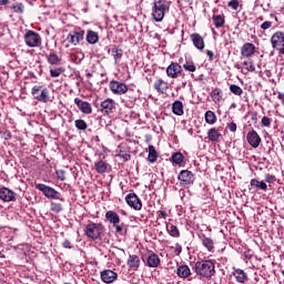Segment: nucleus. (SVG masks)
Returning <instances> with one entry per match:
<instances>
[{
	"instance_id": "1",
	"label": "nucleus",
	"mask_w": 284,
	"mask_h": 284,
	"mask_svg": "<svg viewBox=\"0 0 284 284\" xmlns=\"http://www.w3.org/2000/svg\"><path fill=\"white\" fill-rule=\"evenodd\" d=\"M194 272L201 278H212L216 274V266L212 260H201L195 262Z\"/></svg>"
},
{
	"instance_id": "2",
	"label": "nucleus",
	"mask_w": 284,
	"mask_h": 284,
	"mask_svg": "<svg viewBox=\"0 0 284 284\" xmlns=\"http://www.w3.org/2000/svg\"><path fill=\"white\" fill-rule=\"evenodd\" d=\"M170 10V2L166 0H155L152 7V17L156 23L165 19V13Z\"/></svg>"
},
{
	"instance_id": "3",
	"label": "nucleus",
	"mask_w": 284,
	"mask_h": 284,
	"mask_svg": "<svg viewBox=\"0 0 284 284\" xmlns=\"http://www.w3.org/2000/svg\"><path fill=\"white\" fill-rule=\"evenodd\" d=\"M31 94L33 99L40 103H49L50 101V90H48L45 85H33Z\"/></svg>"
},
{
	"instance_id": "4",
	"label": "nucleus",
	"mask_w": 284,
	"mask_h": 284,
	"mask_svg": "<svg viewBox=\"0 0 284 284\" xmlns=\"http://www.w3.org/2000/svg\"><path fill=\"white\" fill-rule=\"evenodd\" d=\"M101 232H103V224L101 223H89L84 229V234L91 241H97L101 236Z\"/></svg>"
},
{
	"instance_id": "5",
	"label": "nucleus",
	"mask_w": 284,
	"mask_h": 284,
	"mask_svg": "<svg viewBox=\"0 0 284 284\" xmlns=\"http://www.w3.org/2000/svg\"><path fill=\"white\" fill-rule=\"evenodd\" d=\"M84 39H85V31L81 28L70 31V33L67 37V41H69L71 45H81Z\"/></svg>"
},
{
	"instance_id": "6",
	"label": "nucleus",
	"mask_w": 284,
	"mask_h": 284,
	"mask_svg": "<svg viewBox=\"0 0 284 284\" xmlns=\"http://www.w3.org/2000/svg\"><path fill=\"white\" fill-rule=\"evenodd\" d=\"M24 43L28 48H39L41 45V36L32 30H28L24 34Z\"/></svg>"
},
{
	"instance_id": "7",
	"label": "nucleus",
	"mask_w": 284,
	"mask_h": 284,
	"mask_svg": "<svg viewBox=\"0 0 284 284\" xmlns=\"http://www.w3.org/2000/svg\"><path fill=\"white\" fill-rule=\"evenodd\" d=\"M166 77H169V79H179V77L185 79L183 67H181V64L178 62H171V64L166 68Z\"/></svg>"
},
{
	"instance_id": "8",
	"label": "nucleus",
	"mask_w": 284,
	"mask_h": 284,
	"mask_svg": "<svg viewBox=\"0 0 284 284\" xmlns=\"http://www.w3.org/2000/svg\"><path fill=\"white\" fill-rule=\"evenodd\" d=\"M105 219L109 221V223L113 224V227L115 229V232L118 234H121L123 232V225H120L121 217L119 214L114 211H108L105 213Z\"/></svg>"
},
{
	"instance_id": "9",
	"label": "nucleus",
	"mask_w": 284,
	"mask_h": 284,
	"mask_svg": "<svg viewBox=\"0 0 284 284\" xmlns=\"http://www.w3.org/2000/svg\"><path fill=\"white\" fill-rule=\"evenodd\" d=\"M195 180L196 178L194 176V173L190 170H182L178 175V181L184 186L194 185Z\"/></svg>"
},
{
	"instance_id": "10",
	"label": "nucleus",
	"mask_w": 284,
	"mask_h": 284,
	"mask_svg": "<svg viewBox=\"0 0 284 284\" xmlns=\"http://www.w3.org/2000/svg\"><path fill=\"white\" fill-rule=\"evenodd\" d=\"M125 202L129 207H132V210H135V212H140V210L143 207V202H141V199H139V195L135 193L126 194Z\"/></svg>"
},
{
	"instance_id": "11",
	"label": "nucleus",
	"mask_w": 284,
	"mask_h": 284,
	"mask_svg": "<svg viewBox=\"0 0 284 284\" xmlns=\"http://www.w3.org/2000/svg\"><path fill=\"white\" fill-rule=\"evenodd\" d=\"M36 189L42 192L47 199H59V193L52 186H48L43 183L36 184Z\"/></svg>"
},
{
	"instance_id": "12",
	"label": "nucleus",
	"mask_w": 284,
	"mask_h": 284,
	"mask_svg": "<svg viewBox=\"0 0 284 284\" xmlns=\"http://www.w3.org/2000/svg\"><path fill=\"white\" fill-rule=\"evenodd\" d=\"M109 88L113 94H118V97H122V94H125L128 92V87L123 82H119L116 80H112L109 83Z\"/></svg>"
},
{
	"instance_id": "13",
	"label": "nucleus",
	"mask_w": 284,
	"mask_h": 284,
	"mask_svg": "<svg viewBox=\"0 0 284 284\" xmlns=\"http://www.w3.org/2000/svg\"><path fill=\"white\" fill-rule=\"evenodd\" d=\"M114 110H116V102L110 98L105 99L100 104V112H102V114H112Z\"/></svg>"
},
{
	"instance_id": "14",
	"label": "nucleus",
	"mask_w": 284,
	"mask_h": 284,
	"mask_svg": "<svg viewBox=\"0 0 284 284\" xmlns=\"http://www.w3.org/2000/svg\"><path fill=\"white\" fill-rule=\"evenodd\" d=\"M16 196L17 194L14 191L10 190L9 187H0V201H3V203H11L12 201H17Z\"/></svg>"
},
{
	"instance_id": "15",
	"label": "nucleus",
	"mask_w": 284,
	"mask_h": 284,
	"mask_svg": "<svg viewBox=\"0 0 284 284\" xmlns=\"http://www.w3.org/2000/svg\"><path fill=\"white\" fill-rule=\"evenodd\" d=\"M271 45L274 50H280L284 45V33L283 31H276L271 37Z\"/></svg>"
},
{
	"instance_id": "16",
	"label": "nucleus",
	"mask_w": 284,
	"mask_h": 284,
	"mask_svg": "<svg viewBox=\"0 0 284 284\" xmlns=\"http://www.w3.org/2000/svg\"><path fill=\"white\" fill-rule=\"evenodd\" d=\"M74 103L82 114H92V104L90 102L75 98Z\"/></svg>"
},
{
	"instance_id": "17",
	"label": "nucleus",
	"mask_w": 284,
	"mask_h": 284,
	"mask_svg": "<svg viewBox=\"0 0 284 284\" xmlns=\"http://www.w3.org/2000/svg\"><path fill=\"white\" fill-rule=\"evenodd\" d=\"M256 53V45L252 42H246L241 48V55L250 59Z\"/></svg>"
},
{
	"instance_id": "18",
	"label": "nucleus",
	"mask_w": 284,
	"mask_h": 284,
	"mask_svg": "<svg viewBox=\"0 0 284 284\" xmlns=\"http://www.w3.org/2000/svg\"><path fill=\"white\" fill-rule=\"evenodd\" d=\"M246 141L247 143L251 145V148H258V145H261V135H258V133L254 130L248 131V133L246 134Z\"/></svg>"
},
{
	"instance_id": "19",
	"label": "nucleus",
	"mask_w": 284,
	"mask_h": 284,
	"mask_svg": "<svg viewBox=\"0 0 284 284\" xmlns=\"http://www.w3.org/2000/svg\"><path fill=\"white\" fill-rule=\"evenodd\" d=\"M232 276H234L236 283L245 284L250 278L247 277V273L242 268L233 267Z\"/></svg>"
},
{
	"instance_id": "20",
	"label": "nucleus",
	"mask_w": 284,
	"mask_h": 284,
	"mask_svg": "<svg viewBox=\"0 0 284 284\" xmlns=\"http://www.w3.org/2000/svg\"><path fill=\"white\" fill-rule=\"evenodd\" d=\"M6 8L7 10L13 12V14H23V12H26V6L23 4V2L19 1L9 2Z\"/></svg>"
},
{
	"instance_id": "21",
	"label": "nucleus",
	"mask_w": 284,
	"mask_h": 284,
	"mask_svg": "<svg viewBox=\"0 0 284 284\" xmlns=\"http://www.w3.org/2000/svg\"><path fill=\"white\" fill-rule=\"evenodd\" d=\"M119 278V274L112 270H104L101 272V280L103 283H114Z\"/></svg>"
},
{
	"instance_id": "22",
	"label": "nucleus",
	"mask_w": 284,
	"mask_h": 284,
	"mask_svg": "<svg viewBox=\"0 0 284 284\" xmlns=\"http://www.w3.org/2000/svg\"><path fill=\"white\" fill-rule=\"evenodd\" d=\"M191 41L194 45V48H196V50H205V40L203 39V37L199 33H192L191 36Z\"/></svg>"
},
{
	"instance_id": "23",
	"label": "nucleus",
	"mask_w": 284,
	"mask_h": 284,
	"mask_svg": "<svg viewBox=\"0 0 284 284\" xmlns=\"http://www.w3.org/2000/svg\"><path fill=\"white\" fill-rule=\"evenodd\" d=\"M126 265L131 270H139V267L141 266V258L138 255H129Z\"/></svg>"
},
{
	"instance_id": "24",
	"label": "nucleus",
	"mask_w": 284,
	"mask_h": 284,
	"mask_svg": "<svg viewBox=\"0 0 284 284\" xmlns=\"http://www.w3.org/2000/svg\"><path fill=\"white\" fill-rule=\"evenodd\" d=\"M146 263L149 267H159L161 265V258L156 253H151L146 258Z\"/></svg>"
},
{
	"instance_id": "25",
	"label": "nucleus",
	"mask_w": 284,
	"mask_h": 284,
	"mask_svg": "<svg viewBox=\"0 0 284 284\" xmlns=\"http://www.w3.org/2000/svg\"><path fill=\"white\" fill-rule=\"evenodd\" d=\"M200 239L202 241L203 247H205L207 252H214V240H212V237H207L203 234L200 236Z\"/></svg>"
},
{
	"instance_id": "26",
	"label": "nucleus",
	"mask_w": 284,
	"mask_h": 284,
	"mask_svg": "<svg viewBox=\"0 0 284 284\" xmlns=\"http://www.w3.org/2000/svg\"><path fill=\"white\" fill-rule=\"evenodd\" d=\"M153 88L156 90V92L165 94V92H168V82H165L163 79H160L154 82Z\"/></svg>"
},
{
	"instance_id": "27",
	"label": "nucleus",
	"mask_w": 284,
	"mask_h": 284,
	"mask_svg": "<svg viewBox=\"0 0 284 284\" xmlns=\"http://www.w3.org/2000/svg\"><path fill=\"white\" fill-rule=\"evenodd\" d=\"M108 52H111V55L113 57L115 63L116 61H121V59H123V50L120 49L118 45H113L111 49L108 50Z\"/></svg>"
},
{
	"instance_id": "28",
	"label": "nucleus",
	"mask_w": 284,
	"mask_h": 284,
	"mask_svg": "<svg viewBox=\"0 0 284 284\" xmlns=\"http://www.w3.org/2000/svg\"><path fill=\"white\" fill-rule=\"evenodd\" d=\"M176 274L180 278H187L190 274H192V271L190 270V266L181 265L178 267Z\"/></svg>"
},
{
	"instance_id": "29",
	"label": "nucleus",
	"mask_w": 284,
	"mask_h": 284,
	"mask_svg": "<svg viewBox=\"0 0 284 284\" xmlns=\"http://www.w3.org/2000/svg\"><path fill=\"white\" fill-rule=\"evenodd\" d=\"M207 136H209V141H211L212 143H216V141H219V139L222 135L216 128H212L207 131Z\"/></svg>"
},
{
	"instance_id": "30",
	"label": "nucleus",
	"mask_w": 284,
	"mask_h": 284,
	"mask_svg": "<svg viewBox=\"0 0 284 284\" xmlns=\"http://www.w3.org/2000/svg\"><path fill=\"white\" fill-rule=\"evenodd\" d=\"M45 59L50 65H59L61 63V58L55 52H50L49 54H45Z\"/></svg>"
},
{
	"instance_id": "31",
	"label": "nucleus",
	"mask_w": 284,
	"mask_h": 284,
	"mask_svg": "<svg viewBox=\"0 0 284 284\" xmlns=\"http://www.w3.org/2000/svg\"><path fill=\"white\" fill-rule=\"evenodd\" d=\"M87 42L90 43L91 45H94V43H99V33L95 31L89 30L87 32Z\"/></svg>"
},
{
	"instance_id": "32",
	"label": "nucleus",
	"mask_w": 284,
	"mask_h": 284,
	"mask_svg": "<svg viewBox=\"0 0 284 284\" xmlns=\"http://www.w3.org/2000/svg\"><path fill=\"white\" fill-rule=\"evenodd\" d=\"M166 232L173 239H179V236H181V232L179 231V227H176V225H174V224L166 223Z\"/></svg>"
},
{
	"instance_id": "33",
	"label": "nucleus",
	"mask_w": 284,
	"mask_h": 284,
	"mask_svg": "<svg viewBox=\"0 0 284 284\" xmlns=\"http://www.w3.org/2000/svg\"><path fill=\"white\" fill-rule=\"evenodd\" d=\"M172 112L173 114H176V116H183L184 112H183V102L181 101H175L172 104Z\"/></svg>"
},
{
	"instance_id": "34",
	"label": "nucleus",
	"mask_w": 284,
	"mask_h": 284,
	"mask_svg": "<svg viewBox=\"0 0 284 284\" xmlns=\"http://www.w3.org/2000/svg\"><path fill=\"white\" fill-rule=\"evenodd\" d=\"M94 170L98 172V174H105V172H108V163L100 160L94 163Z\"/></svg>"
},
{
	"instance_id": "35",
	"label": "nucleus",
	"mask_w": 284,
	"mask_h": 284,
	"mask_svg": "<svg viewBox=\"0 0 284 284\" xmlns=\"http://www.w3.org/2000/svg\"><path fill=\"white\" fill-rule=\"evenodd\" d=\"M158 159H159V153L156 152V149L154 148V145H149V155H148L149 163H156Z\"/></svg>"
},
{
	"instance_id": "36",
	"label": "nucleus",
	"mask_w": 284,
	"mask_h": 284,
	"mask_svg": "<svg viewBox=\"0 0 284 284\" xmlns=\"http://www.w3.org/2000/svg\"><path fill=\"white\" fill-rule=\"evenodd\" d=\"M211 98L215 103H220V101L223 99V90L219 88L213 89L211 91Z\"/></svg>"
},
{
	"instance_id": "37",
	"label": "nucleus",
	"mask_w": 284,
	"mask_h": 284,
	"mask_svg": "<svg viewBox=\"0 0 284 284\" xmlns=\"http://www.w3.org/2000/svg\"><path fill=\"white\" fill-rule=\"evenodd\" d=\"M251 187H256L257 190H262L263 192L267 191V183L264 181H258L256 179L251 180Z\"/></svg>"
},
{
	"instance_id": "38",
	"label": "nucleus",
	"mask_w": 284,
	"mask_h": 284,
	"mask_svg": "<svg viewBox=\"0 0 284 284\" xmlns=\"http://www.w3.org/2000/svg\"><path fill=\"white\" fill-rule=\"evenodd\" d=\"M213 23L215 28H223L225 26V16L223 14L213 16Z\"/></svg>"
},
{
	"instance_id": "39",
	"label": "nucleus",
	"mask_w": 284,
	"mask_h": 284,
	"mask_svg": "<svg viewBox=\"0 0 284 284\" xmlns=\"http://www.w3.org/2000/svg\"><path fill=\"white\" fill-rule=\"evenodd\" d=\"M205 122L209 123V125H214L216 123V113L213 111H206L204 114Z\"/></svg>"
},
{
	"instance_id": "40",
	"label": "nucleus",
	"mask_w": 284,
	"mask_h": 284,
	"mask_svg": "<svg viewBox=\"0 0 284 284\" xmlns=\"http://www.w3.org/2000/svg\"><path fill=\"white\" fill-rule=\"evenodd\" d=\"M63 72H65V69L63 67L50 69V77L52 79H57V78L61 77V74H63Z\"/></svg>"
},
{
	"instance_id": "41",
	"label": "nucleus",
	"mask_w": 284,
	"mask_h": 284,
	"mask_svg": "<svg viewBox=\"0 0 284 284\" xmlns=\"http://www.w3.org/2000/svg\"><path fill=\"white\" fill-rule=\"evenodd\" d=\"M183 68L186 70V72H194L196 70V64H194L193 61L186 60L183 63Z\"/></svg>"
},
{
	"instance_id": "42",
	"label": "nucleus",
	"mask_w": 284,
	"mask_h": 284,
	"mask_svg": "<svg viewBox=\"0 0 284 284\" xmlns=\"http://www.w3.org/2000/svg\"><path fill=\"white\" fill-rule=\"evenodd\" d=\"M183 159H184V156L181 152L173 153V155H172V161L176 165H181V163H183Z\"/></svg>"
},
{
	"instance_id": "43",
	"label": "nucleus",
	"mask_w": 284,
	"mask_h": 284,
	"mask_svg": "<svg viewBox=\"0 0 284 284\" xmlns=\"http://www.w3.org/2000/svg\"><path fill=\"white\" fill-rule=\"evenodd\" d=\"M242 65H244L246 72H254L256 67H254V62L251 60H245Z\"/></svg>"
},
{
	"instance_id": "44",
	"label": "nucleus",
	"mask_w": 284,
	"mask_h": 284,
	"mask_svg": "<svg viewBox=\"0 0 284 284\" xmlns=\"http://www.w3.org/2000/svg\"><path fill=\"white\" fill-rule=\"evenodd\" d=\"M230 91L235 94V97H241L243 94V89L236 84L230 85Z\"/></svg>"
},
{
	"instance_id": "45",
	"label": "nucleus",
	"mask_w": 284,
	"mask_h": 284,
	"mask_svg": "<svg viewBox=\"0 0 284 284\" xmlns=\"http://www.w3.org/2000/svg\"><path fill=\"white\" fill-rule=\"evenodd\" d=\"M74 125L77 130H88V123L85 122V120H75Z\"/></svg>"
},
{
	"instance_id": "46",
	"label": "nucleus",
	"mask_w": 284,
	"mask_h": 284,
	"mask_svg": "<svg viewBox=\"0 0 284 284\" xmlns=\"http://www.w3.org/2000/svg\"><path fill=\"white\" fill-rule=\"evenodd\" d=\"M51 212H55V214H59V212H63V206L61 203H51Z\"/></svg>"
},
{
	"instance_id": "47",
	"label": "nucleus",
	"mask_w": 284,
	"mask_h": 284,
	"mask_svg": "<svg viewBox=\"0 0 284 284\" xmlns=\"http://www.w3.org/2000/svg\"><path fill=\"white\" fill-rule=\"evenodd\" d=\"M119 159H122L125 162L130 161V159H132V155H130V153H125L123 151H121L119 154H118Z\"/></svg>"
},
{
	"instance_id": "48",
	"label": "nucleus",
	"mask_w": 284,
	"mask_h": 284,
	"mask_svg": "<svg viewBox=\"0 0 284 284\" xmlns=\"http://www.w3.org/2000/svg\"><path fill=\"white\" fill-rule=\"evenodd\" d=\"M55 176L58 181H65V171L64 170L55 171Z\"/></svg>"
},
{
	"instance_id": "49",
	"label": "nucleus",
	"mask_w": 284,
	"mask_h": 284,
	"mask_svg": "<svg viewBox=\"0 0 284 284\" xmlns=\"http://www.w3.org/2000/svg\"><path fill=\"white\" fill-rule=\"evenodd\" d=\"M261 123L263 128H270V125H272V119H270L268 116H263Z\"/></svg>"
},
{
	"instance_id": "50",
	"label": "nucleus",
	"mask_w": 284,
	"mask_h": 284,
	"mask_svg": "<svg viewBox=\"0 0 284 284\" xmlns=\"http://www.w3.org/2000/svg\"><path fill=\"white\" fill-rule=\"evenodd\" d=\"M239 6H240L239 0H231L229 2V8H231L232 10H239Z\"/></svg>"
},
{
	"instance_id": "51",
	"label": "nucleus",
	"mask_w": 284,
	"mask_h": 284,
	"mask_svg": "<svg viewBox=\"0 0 284 284\" xmlns=\"http://www.w3.org/2000/svg\"><path fill=\"white\" fill-rule=\"evenodd\" d=\"M265 181H266V183H276V176L272 175V174H266Z\"/></svg>"
},
{
	"instance_id": "52",
	"label": "nucleus",
	"mask_w": 284,
	"mask_h": 284,
	"mask_svg": "<svg viewBox=\"0 0 284 284\" xmlns=\"http://www.w3.org/2000/svg\"><path fill=\"white\" fill-rule=\"evenodd\" d=\"M272 28V22L271 21H265L261 24L262 30H270Z\"/></svg>"
},
{
	"instance_id": "53",
	"label": "nucleus",
	"mask_w": 284,
	"mask_h": 284,
	"mask_svg": "<svg viewBox=\"0 0 284 284\" xmlns=\"http://www.w3.org/2000/svg\"><path fill=\"white\" fill-rule=\"evenodd\" d=\"M181 252H183V247L181 246V244L176 243L174 253L176 254V256H179V254H181Z\"/></svg>"
},
{
	"instance_id": "54",
	"label": "nucleus",
	"mask_w": 284,
	"mask_h": 284,
	"mask_svg": "<svg viewBox=\"0 0 284 284\" xmlns=\"http://www.w3.org/2000/svg\"><path fill=\"white\" fill-rule=\"evenodd\" d=\"M10 6V0H0V10L1 8H8Z\"/></svg>"
},
{
	"instance_id": "55",
	"label": "nucleus",
	"mask_w": 284,
	"mask_h": 284,
	"mask_svg": "<svg viewBox=\"0 0 284 284\" xmlns=\"http://www.w3.org/2000/svg\"><path fill=\"white\" fill-rule=\"evenodd\" d=\"M227 129L230 132H236V124L234 122H231L227 124Z\"/></svg>"
},
{
	"instance_id": "56",
	"label": "nucleus",
	"mask_w": 284,
	"mask_h": 284,
	"mask_svg": "<svg viewBox=\"0 0 284 284\" xmlns=\"http://www.w3.org/2000/svg\"><path fill=\"white\" fill-rule=\"evenodd\" d=\"M206 55L209 57V61H214V51L206 50Z\"/></svg>"
},
{
	"instance_id": "57",
	"label": "nucleus",
	"mask_w": 284,
	"mask_h": 284,
	"mask_svg": "<svg viewBox=\"0 0 284 284\" xmlns=\"http://www.w3.org/2000/svg\"><path fill=\"white\" fill-rule=\"evenodd\" d=\"M62 245H63V247H65V250H71L72 248L70 240H64Z\"/></svg>"
},
{
	"instance_id": "58",
	"label": "nucleus",
	"mask_w": 284,
	"mask_h": 284,
	"mask_svg": "<svg viewBox=\"0 0 284 284\" xmlns=\"http://www.w3.org/2000/svg\"><path fill=\"white\" fill-rule=\"evenodd\" d=\"M277 99L281 101L282 105H284V93L280 92Z\"/></svg>"
},
{
	"instance_id": "59",
	"label": "nucleus",
	"mask_w": 284,
	"mask_h": 284,
	"mask_svg": "<svg viewBox=\"0 0 284 284\" xmlns=\"http://www.w3.org/2000/svg\"><path fill=\"white\" fill-rule=\"evenodd\" d=\"M244 257L247 260L252 258V252L251 251L244 252Z\"/></svg>"
},
{
	"instance_id": "60",
	"label": "nucleus",
	"mask_w": 284,
	"mask_h": 284,
	"mask_svg": "<svg viewBox=\"0 0 284 284\" xmlns=\"http://www.w3.org/2000/svg\"><path fill=\"white\" fill-rule=\"evenodd\" d=\"M158 214L162 216V219H165L168 216V212L165 211H159Z\"/></svg>"
},
{
	"instance_id": "61",
	"label": "nucleus",
	"mask_w": 284,
	"mask_h": 284,
	"mask_svg": "<svg viewBox=\"0 0 284 284\" xmlns=\"http://www.w3.org/2000/svg\"><path fill=\"white\" fill-rule=\"evenodd\" d=\"M280 54H284V44L278 49Z\"/></svg>"
},
{
	"instance_id": "62",
	"label": "nucleus",
	"mask_w": 284,
	"mask_h": 284,
	"mask_svg": "<svg viewBox=\"0 0 284 284\" xmlns=\"http://www.w3.org/2000/svg\"><path fill=\"white\" fill-rule=\"evenodd\" d=\"M87 79H92V73H87Z\"/></svg>"
},
{
	"instance_id": "63",
	"label": "nucleus",
	"mask_w": 284,
	"mask_h": 284,
	"mask_svg": "<svg viewBox=\"0 0 284 284\" xmlns=\"http://www.w3.org/2000/svg\"><path fill=\"white\" fill-rule=\"evenodd\" d=\"M235 68H236L237 70H241V64H235Z\"/></svg>"
},
{
	"instance_id": "64",
	"label": "nucleus",
	"mask_w": 284,
	"mask_h": 284,
	"mask_svg": "<svg viewBox=\"0 0 284 284\" xmlns=\"http://www.w3.org/2000/svg\"><path fill=\"white\" fill-rule=\"evenodd\" d=\"M187 84V82H183V85H186Z\"/></svg>"
}]
</instances>
